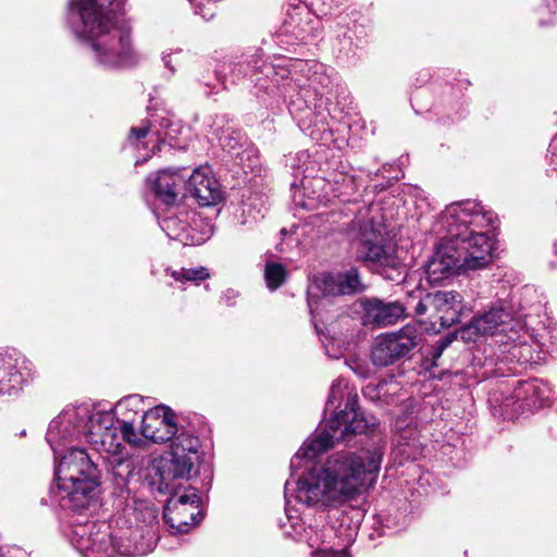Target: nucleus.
Instances as JSON below:
<instances>
[{"mask_svg":"<svg viewBox=\"0 0 557 557\" xmlns=\"http://www.w3.org/2000/svg\"><path fill=\"white\" fill-rule=\"evenodd\" d=\"M121 433L123 440H125L128 444L133 446H143L145 444V440L141 438L134 429L133 420H123L121 426Z\"/></svg>","mask_w":557,"mask_h":557,"instance_id":"393cba45","label":"nucleus"},{"mask_svg":"<svg viewBox=\"0 0 557 557\" xmlns=\"http://www.w3.org/2000/svg\"><path fill=\"white\" fill-rule=\"evenodd\" d=\"M510 314L500 306H492L484 313L475 317L462 331L463 334L495 335L505 331Z\"/></svg>","mask_w":557,"mask_h":557,"instance_id":"a211bd4d","label":"nucleus"},{"mask_svg":"<svg viewBox=\"0 0 557 557\" xmlns=\"http://www.w3.org/2000/svg\"><path fill=\"white\" fill-rule=\"evenodd\" d=\"M319 555H322L323 557H331L332 553H329L326 550L319 552Z\"/></svg>","mask_w":557,"mask_h":557,"instance_id":"473e14b6","label":"nucleus"},{"mask_svg":"<svg viewBox=\"0 0 557 557\" xmlns=\"http://www.w3.org/2000/svg\"><path fill=\"white\" fill-rule=\"evenodd\" d=\"M186 186L200 206H214L223 198L221 185L209 168L196 169L186 182Z\"/></svg>","mask_w":557,"mask_h":557,"instance_id":"dca6fc26","label":"nucleus"},{"mask_svg":"<svg viewBox=\"0 0 557 557\" xmlns=\"http://www.w3.org/2000/svg\"><path fill=\"white\" fill-rule=\"evenodd\" d=\"M148 183L157 198L172 206L176 202L184 177L177 171L162 170L148 177Z\"/></svg>","mask_w":557,"mask_h":557,"instance_id":"6ab92c4d","label":"nucleus"},{"mask_svg":"<svg viewBox=\"0 0 557 557\" xmlns=\"http://www.w3.org/2000/svg\"><path fill=\"white\" fill-rule=\"evenodd\" d=\"M286 277V270L281 263L267 262L264 268V278L271 289L280 287Z\"/></svg>","mask_w":557,"mask_h":557,"instance_id":"5701e85b","label":"nucleus"},{"mask_svg":"<svg viewBox=\"0 0 557 557\" xmlns=\"http://www.w3.org/2000/svg\"><path fill=\"white\" fill-rule=\"evenodd\" d=\"M361 290V283L356 269L345 273L322 274L315 278L308 290V305L311 311L317 308L320 292L323 296L350 295Z\"/></svg>","mask_w":557,"mask_h":557,"instance_id":"ddd939ff","label":"nucleus"},{"mask_svg":"<svg viewBox=\"0 0 557 557\" xmlns=\"http://www.w3.org/2000/svg\"><path fill=\"white\" fill-rule=\"evenodd\" d=\"M136 528L132 531L135 541L133 549H126L128 556H143L151 552L158 540V511L147 504L140 503L135 507Z\"/></svg>","mask_w":557,"mask_h":557,"instance_id":"f8f14e48","label":"nucleus"},{"mask_svg":"<svg viewBox=\"0 0 557 557\" xmlns=\"http://www.w3.org/2000/svg\"><path fill=\"white\" fill-rule=\"evenodd\" d=\"M71 15L74 34L90 46L100 64L122 67L139 62L114 0H71Z\"/></svg>","mask_w":557,"mask_h":557,"instance_id":"f03ea898","label":"nucleus"},{"mask_svg":"<svg viewBox=\"0 0 557 557\" xmlns=\"http://www.w3.org/2000/svg\"><path fill=\"white\" fill-rule=\"evenodd\" d=\"M88 417V406H69L64 408L49 424L47 441L55 455L67 442L82 436L83 421Z\"/></svg>","mask_w":557,"mask_h":557,"instance_id":"9b49d317","label":"nucleus"},{"mask_svg":"<svg viewBox=\"0 0 557 557\" xmlns=\"http://www.w3.org/2000/svg\"><path fill=\"white\" fill-rule=\"evenodd\" d=\"M115 412L119 416L117 421L133 420L132 413L136 416L139 412H146L144 408V400L138 395L124 397L116 404Z\"/></svg>","mask_w":557,"mask_h":557,"instance_id":"4be33fe9","label":"nucleus"},{"mask_svg":"<svg viewBox=\"0 0 557 557\" xmlns=\"http://www.w3.org/2000/svg\"><path fill=\"white\" fill-rule=\"evenodd\" d=\"M164 64L168 69H170L172 72H174V67L172 66V61L170 59V55L163 57Z\"/></svg>","mask_w":557,"mask_h":557,"instance_id":"7c9ffc66","label":"nucleus"},{"mask_svg":"<svg viewBox=\"0 0 557 557\" xmlns=\"http://www.w3.org/2000/svg\"><path fill=\"white\" fill-rule=\"evenodd\" d=\"M171 223H172V220H170V219L163 220L162 227L169 228Z\"/></svg>","mask_w":557,"mask_h":557,"instance_id":"2f4dec72","label":"nucleus"},{"mask_svg":"<svg viewBox=\"0 0 557 557\" xmlns=\"http://www.w3.org/2000/svg\"><path fill=\"white\" fill-rule=\"evenodd\" d=\"M354 371L361 377H368L372 374V371L369 368H363L359 363L354 368Z\"/></svg>","mask_w":557,"mask_h":557,"instance_id":"cd10ccee","label":"nucleus"},{"mask_svg":"<svg viewBox=\"0 0 557 557\" xmlns=\"http://www.w3.org/2000/svg\"><path fill=\"white\" fill-rule=\"evenodd\" d=\"M357 258L388 281L399 282L406 275V267L393 244H384L381 227L372 222L360 226Z\"/></svg>","mask_w":557,"mask_h":557,"instance_id":"6e6552de","label":"nucleus"},{"mask_svg":"<svg viewBox=\"0 0 557 557\" xmlns=\"http://www.w3.org/2000/svg\"><path fill=\"white\" fill-rule=\"evenodd\" d=\"M437 234L443 235L444 242L440 244L426 265V273L433 282H440L463 271L462 261L454 239L447 233Z\"/></svg>","mask_w":557,"mask_h":557,"instance_id":"4468645a","label":"nucleus"},{"mask_svg":"<svg viewBox=\"0 0 557 557\" xmlns=\"http://www.w3.org/2000/svg\"><path fill=\"white\" fill-rule=\"evenodd\" d=\"M59 488L66 493L73 509H88L98 485L97 468L83 449L72 448L61 456L57 469Z\"/></svg>","mask_w":557,"mask_h":557,"instance_id":"423d86ee","label":"nucleus"},{"mask_svg":"<svg viewBox=\"0 0 557 557\" xmlns=\"http://www.w3.org/2000/svg\"><path fill=\"white\" fill-rule=\"evenodd\" d=\"M462 296L455 290H438L426 294L417 304V314L430 313L431 319H437L442 327H450L459 322L462 311Z\"/></svg>","mask_w":557,"mask_h":557,"instance_id":"9d476101","label":"nucleus"},{"mask_svg":"<svg viewBox=\"0 0 557 557\" xmlns=\"http://www.w3.org/2000/svg\"><path fill=\"white\" fill-rule=\"evenodd\" d=\"M22 373L17 370V359L13 356L0 355V394L11 395L21 388Z\"/></svg>","mask_w":557,"mask_h":557,"instance_id":"412c9836","label":"nucleus"},{"mask_svg":"<svg viewBox=\"0 0 557 557\" xmlns=\"http://www.w3.org/2000/svg\"><path fill=\"white\" fill-rule=\"evenodd\" d=\"M363 323L386 326L396 323L405 314L406 307L399 301L384 302L369 299L363 305Z\"/></svg>","mask_w":557,"mask_h":557,"instance_id":"f3484780","label":"nucleus"},{"mask_svg":"<svg viewBox=\"0 0 557 557\" xmlns=\"http://www.w3.org/2000/svg\"><path fill=\"white\" fill-rule=\"evenodd\" d=\"M210 0H194V5L199 14L202 15L203 18H211L214 16L215 12L212 7L205 8V3Z\"/></svg>","mask_w":557,"mask_h":557,"instance_id":"a878e982","label":"nucleus"},{"mask_svg":"<svg viewBox=\"0 0 557 557\" xmlns=\"http://www.w3.org/2000/svg\"><path fill=\"white\" fill-rule=\"evenodd\" d=\"M79 549L90 552L96 557H113L116 552L126 555L125 550L133 549V547L116 545L111 534L98 531L91 534L86 544L81 543Z\"/></svg>","mask_w":557,"mask_h":557,"instance_id":"aec40b11","label":"nucleus"},{"mask_svg":"<svg viewBox=\"0 0 557 557\" xmlns=\"http://www.w3.org/2000/svg\"><path fill=\"white\" fill-rule=\"evenodd\" d=\"M343 401L345 403L344 409L335 412L332 419L320 426L313 436L298 449L295 458L314 459L333 446L335 442L346 440L349 434L374 430L376 420L374 418L368 420L357 411V394L348 389V383L345 380L338 379L331 386L326 408L329 410L338 409Z\"/></svg>","mask_w":557,"mask_h":557,"instance_id":"39448f33","label":"nucleus"},{"mask_svg":"<svg viewBox=\"0 0 557 557\" xmlns=\"http://www.w3.org/2000/svg\"><path fill=\"white\" fill-rule=\"evenodd\" d=\"M177 432L174 413L170 408L157 406L141 417V436L153 443H164Z\"/></svg>","mask_w":557,"mask_h":557,"instance_id":"2eb2a0df","label":"nucleus"},{"mask_svg":"<svg viewBox=\"0 0 557 557\" xmlns=\"http://www.w3.org/2000/svg\"><path fill=\"white\" fill-rule=\"evenodd\" d=\"M491 218L473 201L451 203L441 213L434 226L436 233H447L454 239L463 271L480 270L493 259V240L482 231Z\"/></svg>","mask_w":557,"mask_h":557,"instance_id":"20e7f679","label":"nucleus"},{"mask_svg":"<svg viewBox=\"0 0 557 557\" xmlns=\"http://www.w3.org/2000/svg\"><path fill=\"white\" fill-rule=\"evenodd\" d=\"M190 520L194 522V512L189 513Z\"/></svg>","mask_w":557,"mask_h":557,"instance_id":"f704fd0d","label":"nucleus"},{"mask_svg":"<svg viewBox=\"0 0 557 557\" xmlns=\"http://www.w3.org/2000/svg\"><path fill=\"white\" fill-rule=\"evenodd\" d=\"M421 341L420 329L413 324H407L398 331L376 337L371 360L375 367H387L409 354Z\"/></svg>","mask_w":557,"mask_h":557,"instance_id":"1a4fd4ad","label":"nucleus"},{"mask_svg":"<svg viewBox=\"0 0 557 557\" xmlns=\"http://www.w3.org/2000/svg\"><path fill=\"white\" fill-rule=\"evenodd\" d=\"M344 181L347 182V183H351V178L350 177L344 178Z\"/></svg>","mask_w":557,"mask_h":557,"instance_id":"72a5a7b5","label":"nucleus"},{"mask_svg":"<svg viewBox=\"0 0 557 557\" xmlns=\"http://www.w3.org/2000/svg\"><path fill=\"white\" fill-rule=\"evenodd\" d=\"M381 461L379 449L333 454L300 475L295 497L323 510L341 508L375 482Z\"/></svg>","mask_w":557,"mask_h":557,"instance_id":"f257e3e1","label":"nucleus"},{"mask_svg":"<svg viewBox=\"0 0 557 557\" xmlns=\"http://www.w3.org/2000/svg\"><path fill=\"white\" fill-rule=\"evenodd\" d=\"M172 276L176 281H191L199 282L209 276L208 270L203 267L197 269H182L181 271H174Z\"/></svg>","mask_w":557,"mask_h":557,"instance_id":"b1692460","label":"nucleus"},{"mask_svg":"<svg viewBox=\"0 0 557 557\" xmlns=\"http://www.w3.org/2000/svg\"><path fill=\"white\" fill-rule=\"evenodd\" d=\"M377 397L385 395L387 392L396 393L398 391V384L391 382L387 383L385 381L379 383L377 387Z\"/></svg>","mask_w":557,"mask_h":557,"instance_id":"bb28decb","label":"nucleus"},{"mask_svg":"<svg viewBox=\"0 0 557 557\" xmlns=\"http://www.w3.org/2000/svg\"><path fill=\"white\" fill-rule=\"evenodd\" d=\"M0 557H3V556L0 554Z\"/></svg>","mask_w":557,"mask_h":557,"instance_id":"c9c22d12","label":"nucleus"},{"mask_svg":"<svg viewBox=\"0 0 557 557\" xmlns=\"http://www.w3.org/2000/svg\"><path fill=\"white\" fill-rule=\"evenodd\" d=\"M450 338L447 337L437 343V352L434 355V359L442 355L443 350L450 344Z\"/></svg>","mask_w":557,"mask_h":557,"instance_id":"c85d7f7f","label":"nucleus"},{"mask_svg":"<svg viewBox=\"0 0 557 557\" xmlns=\"http://www.w3.org/2000/svg\"><path fill=\"white\" fill-rule=\"evenodd\" d=\"M198 437L181 433L172 442L171 458L156 462L152 466L154 472L152 483L159 492L171 496L165 507L164 518L171 528L181 533L187 532L190 527L188 521L181 518L182 507L190 505L196 509L199 503L196 490L183 484V481L190 478L194 465L200 457Z\"/></svg>","mask_w":557,"mask_h":557,"instance_id":"7ed1b4c3","label":"nucleus"},{"mask_svg":"<svg viewBox=\"0 0 557 557\" xmlns=\"http://www.w3.org/2000/svg\"><path fill=\"white\" fill-rule=\"evenodd\" d=\"M82 435L96 450L107 454L103 458L107 459L115 476L125 478L132 473L133 463L127 453H124L114 416L111 412L92 411L88 407V417L83 421Z\"/></svg>","mask_w":557,"mask_h":557,"instance_id":"0eeeda50","label":"nucleus"},{"mask_svg":"<svg viewBox=\"0 0 557 557\" xmlns=\"http://www.w3.org/2000/svg\"><path fill=\"white\" fill-rule=\"evenodd\" d=\"M148 134L147 127L132 128V135L137 139L144 138Z\"/></svg>","mask_w":557,"mask_h":557,"instance_id":"c756f323","label":"nucleus"}]
</instances>
